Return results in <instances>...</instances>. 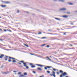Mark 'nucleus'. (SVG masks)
I'll list each match as a JSON object with an SVG mask.
<instances>
[{"mask_svg": "<svg viewBox=\"0 0 77 77\" xmlns=\"http://www.w3.org/2000/svg\"><path fill=\"white\" fill-rule=\"evenodd\" d=\"M52 73L53 74H52V75L51 74L50 75L51 76H54V77H56V75H55V74H56V72L54 71L52 72Z\"/></svg>", "mask_w": 77, "mask_h": 77, "instance_id": "nucleus-1", "label": "nucleus"}, {"mask_svg": "<svg viewBox=\"0 0 77 77\" xmlns=\"http://www.w3.org/2000/svg\"><path fill=\"white\" fill-rule=\"evenodd\" d=\"M51 68H53V67L51 66H47L46 67H45V69H47V68H48L49 69H50Z\"/></svg>", "mask_w": 77, "mask_h": 77, "instance_id": "nucleus-2", "label": "nucleus"}, {"mask_svg": "<svg viewBox=\"0 0 77 77\" xmlns=\"http://www.w3.org/2000/svg\"><path fill=\"white\" fill-rule=\"evenodd\" d=\"M66 9L65 8H62L60 9V11H66Z\"/></svg>", "mask_w": 77, "mask_h": 77, "instance_id": "nucleus-3", "label": "nucleus"}, {"mask_svg": "<svg viewBox=\"0 0 77 77\" xmlns=\"http://www.w3.org/2000/svg\"><path fill=\"white\" fill-rule=\"evenodd\" d=\"M5 56V55L3 54H1L0 56V59H2L3 57Z\"/></svg>", "mask_w": 77, "mask_h": 77, "instance_id": "nucleus-4", "label": "nucleus"}, {"mask_svg": "<svg viewBox=\"0 0 77 77\" xmlns=\"http://www.w3.org/2000/svg\"><path fill=\"white\" fill-rule=\"evenodd\" d=\"M68 75V74H67V73L65 72H64L63 73V76H65V75Z\"/></svg>", "mask_w": 77, "mask_h": 77, "instance_id": "nucleus-5", "label": "nucleus"}, {"mask_svg": "<svg viewBox=\"0 0 77 77\" xmlns=\"http://www.w3.org/2000/svg\"><path fill=\"white\" fill-rule=\"evenodd\" d=\"M9 72H2V73L3 74H8V73H9Z\"/></svg>", "mask_w": 77, "mask_h": 77, "instance_id": "nucleus-6", "label": "nucleus"}, {"mask_svg": "<svg viewBox=\"0 0 77 77\" xmlns=\"http://www.w3.org/2000/svg\"><path fill=\"white\" fill-rule=\"evenodd\" d=\"M9 59H13V60H17V59L14 57H9Z\"/></svg>", "mask_w": 77, "mask_h": 77, "instance_id": "nucleus-7", "label": "nucleus"}, {"mask_svg": "<svg viewBox=\"0 0 77 77\" xmlns=\"http://www.w3.org/2000/svg\"><path fill=\"white\" fill-rule=\"evenodd\" d=\"M36 65L38 66H40V67H43V66H44L43 65H41L39 64H37Z\"/></svg>", "mask_w": 77, "mask_h": 77, "instance_id": "nucleus-8", "label": "nucleus"}, {"mask_svg": "<svg viewBox=\"0 0 77 77\" xmlns=\"http://www.w3.org/2000/svg\"><path fill=\"white\" fill-rule=\"evenodd\" d=\"M5 60H8V56H6L5 57Z\"/></svg>", "mask_w": 77, "mask_h": 77, "instance_id": "nucleus-9", "label": "nucleus"}, {"mask_svg": "<svg viewBox=\"0 0 77 77\" xmlns=\"http://www.w3.org/2000/svg\"><path fill=\"white\" fill-rule=\"evenodd\" d=\"M4 3L5 4H8V3H9L10 2H5Z\"/></svg>", "mask_w": 77, "mask_h": 77, "instance_id": "nucleus-10", "label": "nucleus"}, {"mask_svg": "<svg viewBox=\"0 0 77 77\" xmlns=\"http://www.w3.org/2000/svg\"><path fill=\"white\" fill-rule=\"evenodd\" d=\"M67 3L68 4V5H73V3L71 2H68Z\"/></svg>", "mask_w": 77, "mask_h": 77, "instance_id": "nucleus-11", "label": "nucleus"}, {"mask_svg": "<svg viewBox=\"0 0 77 77\" xmlns=\"http://www.w3.org/2000/svg\"><path fill=\"white\" fill-rule=\"evenodd\" d=\"M68 17V16L66 15L63 16V18H67V17Z\"/></svg>", "mask_w": 77, "mask_h": 77, "instance_id": "nucleus-12", "label": "nucleus"}, {"mask_svg": "<svg viewBox=\"0 0 77 77\" xmlns=\"http://www.w3.org/2000/svg\"><path fill=\"white\" fill-rule=\"evenodd\" d=\"M23 63L24 64V66H26L27 65L26 63Z\"/></svg>", "mask_w": 77, "mask_h": 77, "instance_id": "nucleus-13", "label": "nucleus"}, {"mask_svg": "<svg viewBox=\"0 0 77 77\" xmlns=\"http://www.w3.org/2000/svg\"><path fill=\"white\" fill-rule=\"evenodd\" d=\"M1 6L2 7V8H5L6 6V5H1Z\"/></svg>", "mask_w": 77, "mask_h": 77, "instance_id": "nucleus-14", "label": "nucleus"}, {"mask_svg": "<svg viewBox=\"0 0 77 77\" xmlns=\"http://www.w3.org/2000/svg\"><path fill=\"white\" fill-rule=\"evenodd\" d=\"M37 69L39 70V71H42V69H41V68H37Z\"/></svg>", "mask_w": 77, "mask_h": 77, "instance_id": "nucleus-15", "label": "nucleus"}, {"mask_svg": "<svg viewBox=\"0 0 77 77\" xmlns=\"http://www.w3.org/2000/svg\"><path fill=\"white\" fill-rule=\"evenodd\" d=\"M24 75H21L20 76H19V77H24Z\"/></svg>", "mask_w": 77, "mask_h": 77, "instance_id": "nucleus-16", "label": "nucleus"}, {"mask_svg": "<svg viewBox=\"0 0 77 77\" xmlns=\"http://www.w3.org/2000/svg\"><path fill=\"white\" fill-rule=\"evenodd\" d=\"M12 62H13V63H15V62H17V61H16L15 60H13L12 61Z\"/></svg>", "mask_w": 77, "mask_h": 77, "instance_id": "nucleus-17", "label": "nucleus"}, {"mask_svg": "<svg viewBox=\"0 0 77 77\" xmlns=\"http://www.w3.org/2000/svg\"><path fill=\"white\" fill-rule=\"evenodd\" d=\"M55 19H56V20H60V19L58 18H55Z\"/></svg>", "mask_w": 77, "mask_h": 77, "instance_id": "nucleus-18", "label": "nucleus"}, {"mask_svg": "<svg viewBox=\"0 0 77 77\" xmlns=\"http://www.w3.org/2000/svg\"><path fill=\"white\" fill-rule=\"evenodd\" d=\"M24 75H27V73L26 72H25L24 73Z\"/></svg>", "mask_w": 77, "mask_h": 77, "instance_id": "nucleus-19", "label": "nucleus"}, {"mask_svg": "<svg viewBox=\"0 0 77 77\" xmlns=\"http://www.w3.org/2000/svg\"><path fill=\"white\" fill-rule=\"evenodd\" d=\"M59 1H60V2H65V1L63 0H59Z\"/></svg>", "mask_w": 77, "mask_h": 77, "instance_id": "nucleus-20", "label": "nucleus"}, {"mask_svg": "<svg viewBox=\"0 0 77 77\" xmlns=\"http://www.w3.org/2000/svg\"><path fill=\"white\" fill-rule=\"evenodd\" d=\"M35 65H32L31 66V68H35Z\"/></svg>", "mask_w": 77, "mask_h": 77, "instance_id": "nucleus-21", "label": "nucleus"}, {"mask_svg": "<svg viewBox=\"0 0 77 77\" xmlns=\"http://www.w3.org/2000/svg\"><path fill=\"white\" fill-rule=\"evenodd\" d=\"M60 73H63V71L62 70H60Z\"/></svg>", "mask_w": 77, "mask_h": 77, "instance_id": "nucleus-22", "label": "nucleus"}, {"mask_svg": "<svg viewBox=\"0 0 77 77\" xmlns=\"http://www.w3.org/2000/svg\"><path fill=\"white\" fill-rule=\"evenodd\" d=\"M47 72L48 73V74H50V72L49 71H47Z\"/></svg>", "mask_w": 77, "mask_h": 77, "instance_id": "nucleus-23", "label": "nucleus"}, {"mask_svg": "<svg viewBox=\"0 0 77 77\" xmlns=\"http://www.w3.org/2000/svg\"><path fill=\"white\" fill-rule=\"evenodd\" d=\"M24 45H25V46H26V47H29V46L26 44H24Z\"/></svg>", "mask_w": 77, "mask_h": 77, "instance_id": "nucleus-24", "label": "nucleus"}, {"mask_svg": "<svg viewBox=\"0 0 77 77\" xmlns=\"http://www.w3.org/2000/svg\"><path fill=\"white\" fill-rule=\"evenodd\" d=\"M20 62H21V63H24V61H20Z\"/></svg>", "mask_w": 77, "mask_h": 77, "instance_id": "nucleus-25", "label": "nucleus"}, {"mask_svg": "<svg viewBox=\"0 0 77 77\" xmlns=\"http://www.w3.org/2000/svg\"><path fill=\"white\" fill-rule=\"evenodd\" d=\"M67 14H70V12L68 11L67 12Z\"/></svg>", "mask_w": 77, "mask_h": 77, "instance_id": "nucleus-26", "label": "nucleus"}, {"mask_svg": "<svg viewBox=\"0 0 77 77\" xmlns=\"http://www.w3.org/2000/svg\"><path fill=\"white\" fill-rule=\"evenodd\" d=\"M45 45H46L45 44H44L43 45H41V47H43V46Z\"/></svg>", "mask_w": 77, "mask_h": 77, "instance_id": "nucleus-27", "label": "nucleus"}, {"mask_svg": "<svg viewBox=\"0 0 77 77\" xmlns=\"http://www.w3.org/2000/svg\"><path fill=\"white\" fill-rule=\"evenodd\" d=\"M47 58H48V59H49V60H51V59H50L49 58V57H47Z\"/></svg>", "mask_w": 77, "mask_h": 77, "instance_id": "nucleus-28", "label": "nucleus"}, {"mask_svg": "<svg viewBox=\"0 0 77 77\" xmlns=\"http://www.w3.org/2000/svg\"><path fill=\"white\" fill-rule=\"evenodd\" d=\"M45 38H46V37H42V38H41V39H44Z\"/></svg>", "mask_w": 77, "mask_h": 77, "instance_id": "nucleus-29", "label": "nucleus"}, {"mask_svg": "<svg viewBox=\"0 0 77 77\" xmlns=\"http://www.w3.org/2000/svg\"><path fill=\"white\" fill-rule=\"evenodd\" d=\"M26 66V69H28V68H29V66Z\"/></svg>", "mask_w": 77, "mask_h": 77, "instance_id": "nucleus-30", "label": "nucleus"}, {"mask_svg": "<svg viewBox=\"0 0 77 77\" xmlns=\"http://www.w3.org/2000/svg\"><path fill=\"white\" fill-rule=\"evenodd\" d=\"M49 34H50V35H56V34H53L51 33H49Z\"/></svg>", "mask_w": 77, "mask_h": 77, "instance_id": "nucleus-31", "label": "nucleus"}, {"mask_svg": "<svg viewBox=\"0 0 77 77\" xmlns=\"http://www.w3.org/2000/svg\"><path fill=\"white\" fill-rule=\"evenodd\" d=\"M74 27H75V26H73V27L72 28H71L70 29H72V28H74Z\"/></svg>", "mask_w": 77, "mask_h": 77, "instance_id": "nucleus-32", "label": "nucleus"}, {"mask_svg": "<svg viewBox=\"0 0 77 77\" xmlns=\"http://www.w3.org/2000/svg\"><path fill=\"white\" fill-rule=\"evenodd\" d=\"M47 48H49L50 47V46L49 45H48L47 46Z\"/></svg>", "mask_w": 77, "mask_h": 77, "instance_id": "nucleus-33", "label": "nucleus"}, {"mask_svg": "<svg viewBox=\"0 0 77 77\" xmlns=\"http://www.w3.org/2000/svg\"><path fill=\"white\" fill-rule=\"evenodd\" d=\"M33 73H34V74H36V72L35 71H33Z\"/></svg>", "mask_w": 77, "mask_h": 77, "instance_id": "nucleus-34", "label": "nucleus"}, {"mask_svg": "<svg viewBox=\"0 0 77 77\" xmlns=\"http://www.w3.org/2000/svg\"><path fill=\"white\" fill-rule=\"evenodd\" d=\"M21 74V72H19L18 73V74H19V75H20V74Z\"/></svg>", "mask_w": 77, "mask_h": 77, "instance_id": "nucleus-35", "label": "nucleus"}, {"mask_svg": "<svg viewBox=\"0 0 77 77\" xmlns=\"http://www.w3.org/2000/svg\"><path fill=\"white\" fill-rule=\"evenodd\" d=\"M8 62H11V60L10 59L8 60Z\"/></svg>", "mask_w": 77, "mask_h": 77, "instance_id": "nucleus-36", "label": "nucleus"}, {"mask_svg": "<svg viewBox=\"0 0 77 77\" xmlns=\"http://www.w3.org/2000/svg\"><path fill=\"white\" fill-rule=\"evenodd\" d=\"M18 63V64H19V65H21V63Z\"/></svg>", "mask_w": 77, "mask_h": 77, "instance_id": "nucleus-37", "label": "nucleus"}, {"mask_svg": "<svg viewBox=\"0 0 77 77\" xmlns=\"http://www.w3.org/2000/svg\"><path fill=\"white\" fill-rule=\"evenodd\" d=\"M38 34H42V32H39V33H38Z\"/></svg>", "mask_w": 77, "mask_h": 77, "instance_id": "nucleus-38", "label": "nucleus"}, {"mask_svg": "<svg viewBox=\"0 0 77 77\" xmlns=\"http://www.w3.org/2000/svg\"><path fill=\"white\" fill-rule=\"evenodd\" d=\"M3 68V65H2L1 68Z\"/></svg>", "mask_w": 77, "mask_h": 77, "instance_id": "nucleus-39", "label": "nucleus"}, {"mask_svg": "<svg viewBox=\"0 0 77 77\" xmlns=\"http://www.w3.org/2000/svg\"><path fill=\"white\" fill-rule=\"evenodd\" d=\"M53 70H54V71H56V69H53Z\"/></svg>", "mask_w": 77, "mask_h": 77, "instance_id": "nucleus-40", "label": "nucleus"}, {"mask_svg": "<svg viewBox=\"0 0 77 77\" xmlns=\"http://www.w3.org/2000/svg\"><path fill=\"white\" fill-rule=\"evenodd\" d=\"M70 47H72V45L70 44Z\"/></svg>", "mask_w": 77, "mask_h": 77, "instance_id": "nucleus-41", "label": "nucleus"}, {"mask_svg": "<svg viewBox=\"0 0 77 77\" xmlns=\"http://www.w3.org/2000/svg\"><path fill=\"white\" fill-rule=\"evenodd\" d=\"M44 75H42V76H40V77H44Z\"/></svg>", "mask_w": 77, "mask_h": 77, "instance_id": "nucleus-42", "label": "nucleus"}, {"mask_svg": "<svg viewBox=\"0 0 77 77\" xmlns=\"http://www.w3.org/2000/svg\"><path fill=\"white\" fill-rule=\"evenodd\" d=\"M19 12H20V11H19V10H18L17 11V13H19Z\"/></svg>", "mask_w": 77, "mask_h": 77, "instance_id": "nucleus-43", "label": "nucleus"}, {"mask_svg": "<svg viewBox=\"0 0 77 77\" xmlns=\"http://www.w3.org/2000/svg\"><path fill=\"white\" fill-rule=\"evenodd\" d=\"M60 77H63L62 75H60Z\"/></svg>", "mask_w": 77, "mask_h": 77, "instance_id": "nucleus-44", "label": "nucleus"}, {"mask_svg": "<svg viewBox=\"0 0 77 77\" xmlns=\"http://www.w3.org/2000/svg\"><path fill=\"white\" fill-rule=\"evenodd\" d=\"M30 65H33V63H30Z\"/></svg>", "mask_w": 77, "mask_h": 77, "instance_id": "nucleus-45", "label": "nucleus"}, {"mask_svg": "<svg viewBox=\"0 0 77 77\" xmlns=\"http://www.w3.org/2000/svg\"><path fill=\"white\" fill-rule=\"evenodd\" d=\"M57 74H58V75H59V72H57Z\"/></svg>", "mask_w": 77, "mask_h": 77, "instance_id": "nucleus-46", "label": "nucleus"}, {"mask_svg": "<svg viewBox=\"0 0 77 77\" xmlns=\"http://www.w3.org/2000/svg\"><path fill=\"white\" fill-rule=\"evenodd\" d=\"M17 72L16 71H13V72Z\"/></svg>", "mask_w": 77, "mask_h": 77, "instance_id": "nucleus-47", "label": "nucleus"}, {"mask_svg": "<svg viewBox=\"0 0 77 77\" xmlns=\"http://www.w3.org/2000/svg\"><path fill=\"white\" fill-rule=\"evenodd\" d=\"M4 39H0V41H3Z\"/></svg>", "mask_w": 77, "mask_h": 77, "instance_id": "nucleus-48", "label": "nucleus"}, {"mask_svg": "<svg viewBox=\"0 0 77 77\" xmlns=\"http://www.w3.org/2000/svg\"><path fill=\"white\" fill-rule=\"evenodd\" d=\"M9 30H10L9 29H7V31H9Z\"/></svg>", "mask_w": 77, "mask_h": 77, "instance_id": "nucleus-49", "label": "nucleus"}, {"mask_svg": "<svg viewBox=\"0 0 77 77\" xmlns=\"http://www.w3.org/2000/svg\"><path fill=\"white\" fill-rule=\"evenodd\" d=\"M70 24H71V25H73L74 24H73V23H70Z\"/></svg>", "mask_w": 77, "mask_h": 77, "instance_id": "nucleus-50", "label": "nucleus"}, {"mask_svg": "<svg viewBox=\"0 0 77 77\" xmlns=\"http://www.w3.org/2000/svg\"><path fill=\"white\" fill-rule=\"evenodd\" d=\"M7 30L6 29L4 30V32H7Z\"/></svg>", "mask_w": 77, "mask_h": 77, "instance_id": "nucleus-51", "label": "nucleus"}, {"mask_svg": "<svg viewBox=\"0 0 77 77\" xmlns=\"http://www.w3.org/2000/svg\"><path fill=\"white\" fill-rule=\"evenodd\" d=\"M9 31L10 32H12V31L11 30H9Z\"/></svg>", "mask_w": 77, "mask_h": 77, "instance_id": "nucleus-52", "label": "nucleus"}, {"mask_svg": "<svg viewBox=\"0 0 77 77\" xmlns=\"http://www.w3.org/2000/svg\"><path fill=\"white\" fill-rule=\"evenodd\" d=\"M63 35H66V34L65 33H64L63 34Z\"/></svg>", "mask_w": 77, "mask_h": 77, "instance_id": "nucleus-53", "label": "nucleus"}, {"mask_svg": "<svg viewBox=\"0 0 77 77\" xmlns=\"http://www.w3.org/2000/svg\"><path fill=\"white\" fill-rule=\"evenodd\" d=\"M31 54V55H34L33 54Z\"/></svg>", "mask_w": 77, "mask_h": 77, "instance_id": "nucleus-54", "label": "nucleus"}, {"mask_svg": "<svg viewBox=\"0 0 77 77\" xmlns=\"http://www.w3.org/2000/svg\"><path fill=\"white\" fill-rule=\"evenodd\" d=\"M64 54L65 55H68V54Z\"/></svg>", "mask_w": 77, "mask_h": 77, "instance_id": "nucleus-55", "label": "nucleus"}, {"mask_svg": "<svg viewBox=\"0 0 77 77\" xmlns=\"http://www.w3.org/2000/svg\"><path fill=\"white\" fill-rule=\"evenodd\" d=\"M26 13H27L28 14H29V12L26 11Z\"/></svg>", "mask_w": 77, "mask_h": 77, "instance_id": "nucleus-56", "label": "nucleus"}, {"mask_svg": "<svg viewBox=\"0 0 77 77\" xmlns=\"http://www.w3.org/2000/svg\"><path fill=\"white\" fill-rule=\"evenodd\" d=\"M8 47H9V48H11V47H10V46H8Z\"/></svg>", "mask_w": 77, "mask_h": 77, "instance_id": "nucleus-57", "label": "nucleus"}, {"mask_svg": "<svg viewBox=\"0 0 77 77\" xmlns=\"http://www.w3.org/2000/svg\"><path fill=\"white\" fill-rule=\"evenodd\" d=\"M0 30L1 31H2V29H0Z\"/></svg>", "mask_w": 77, "mask_h": 77, "instance_id": "nucleus-58", "label": "nucleus"}, {"mask_svg": "<svg viewBox=\"0 0 77 77\" xmlns=\"http://www.w3.org/2000/svg\"><path fill=\"white\" fill-rule=\"evenodd\" d=\"M54 1H55V2H56L57 1L56 0H53Z\"/></svg>", "mask_w": 77, "mask_h": 77, "instance_id": "nucleus-59", "label": "nucleus"}, {"mask_svg": "<svg viewBox=\"0 0 77 77\" xmlns=\"http://www.w3.org/2000/svg\"><path fill=\"white\" fill-rule=\"evenodd\" d=\"M71 43L72 44V43H73V42H71Z\"/></svg>", "mask_w": 77, "mask_h": 77, "instance_id": "nucleus-60", "label": "nucleus"}, {"mask_svg": "<svg viewBox=\"0 0 77 77\" xmlns=\"http://www.w3.org/2000/svg\"><path fill=\"white\" fill-rule=\"evenodd\" d=\"M48 31H51V30H50V29H49V30H48Z\"/></svg>", "mask_w": 77, "mask_h": 77, "instance_id": "nucleus-61", "label": "nucleus"}, {"mask_svg": "<svg viewBox=\"0 0 77 77\" xmlns=\"http://www.w3.org/2000/svg\"><path fill=\"white\" fill-rule=\"evenodd\" d=\"M20 67H23V66H20Z\"/></svg>", "mask_w": 77, "mask_h": 77, "instance_id": "nucleus-62", "label": "nucleus"}, {"mask_svg": "<svg viewBox=\"0 0 77 77\" xmlns=\"http://www.w3.org/2000/svg\"><path fill=\"white\" fill-rule=\"evenodd\" d=\"M66 77H69L68 76H66Z\"/></svg>", "mask_w": 77, "mask_h": 77, "instance_id": "nucleus-63", "label": "nucleus"}, {"mask_svg": "<svg viewBox=\"0 0 77 77\" xmlns=\"http://www.w3.org/2000/svg\"><path fill=\"white\" fill-rule=\"evenodd\" d=\"M62 45H63V44H62Z\"/></svg>", "mask_w": 77, "mask_h": 77, "instance_id": "nucleus-64", "label": "nucleus"}]
</instances>
